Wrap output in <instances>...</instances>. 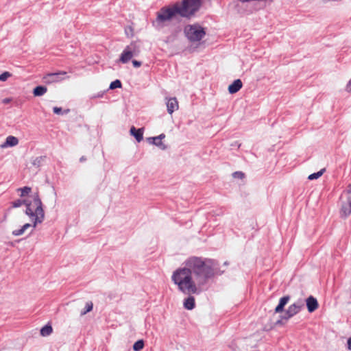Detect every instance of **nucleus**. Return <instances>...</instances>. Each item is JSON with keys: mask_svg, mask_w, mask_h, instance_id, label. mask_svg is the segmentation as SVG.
I'll return each instance as SVG.
<instances>
[{"mask_svg": "<svg viewBox=\"0 0 351 351\" xmlns=\"http://www.w3.org/2000/svg\"><path fill=\"white\" fill-rule=\"evenodd\" d=\"M219 274L214 260L193 256L173 272L171 280L183 293L199 294L208 280Z\"/></svg>", "mask_w": 351, "mask_h": 351, "instance_id": "1", "label": "nucleus"}, {"mask_svg": "<svg viewBox=\"0 0 351 351\" xmlns=\"http://www.w3.org/2000/svg\"><path fill=\"white\" fill-rule=\"evenodd\" d=\"M201 6L200 0H182L171 6L162 7L158 12L153 24L156 28L163 27L166 23L179 15L184 18H191Z\"/></svg>", "mask_w": 351, "mask_h": 351, "instance_id": "2", "label": "nucleus"}, {"mask_svg": "<svg viewBox=\"0 0 351 351\" xmlns=\"http://www.w3.org/2000/svg\"><path fill=\"white\" fill-rule=\"evenodd\" d=\"M25 214L32 219L33 227L45 220V211L38 191H36L25 199Z\"/></svg>", "mask_w": 351, "mask_h": 351, "instance_id": "3", "label": "nucleus"}, {"mask_svg": "<svg viewBox=\"0 0 351 351\" xmlns=\"http://www.w3.org/2000/svg\"><path fill=\"white\" fill-rule=\"evenodd\" d=\"M184 33L187 39L191 43L200 41L206 35L204 29L197 24L185 26Z\"/></svg>", "mask_w": 351, "mask_h": 351, "instance_id": "4", "label": "nucleus"}, {"mask_svg": "<svg viewBox=\"0 0 351 351\" xmlns=\"http://www.w3.org/2000/svg\"><path fill=\"white\" fill-rule=\"evenodd\" d=\"M140 52L139 47L136 43H131L126 46L121 53L119 61L123 64L128 62L133 57L136 56Z\"/></svg>", "mask_w": 351, "mask_h": 351, "instance_id": "5", "label": "nucleus"}, {"mask_svg": "<svg viewBox=\"0 0 351 351\" xmlns=\"http://www.w3.org/2000/svg\"><path fill=\"white\" fill-rule=\"evenodd\" d=\"M304 304L303 300L300 299L297 300L288 307L285 315L282 317V319L288 320L298 314L304 308Z\"/></svg>", "mask_w": 351, "mask_h": 351, "instance_id": "6", "label": "nucleus"}, {"mask_svg": "<svg viewBox=\"0 0 351 351\" xmlns=\"http://www.w3.org/2000/svg\"><path fill=\"white\" fill-rule=\"evenodd\" d=\"M166 105L167 108V112L171 114L173 112L178 110V101L176 97L166 98Z\"/></svg>", "mask_w": 351, "mask_h": 351, "instance_id": "7", "label": "nucleus"}, {"mask_svg": "<svg viewBox=\"0 0 351 351\" xmlns=\"http://www.w3.org/2000/svg\"><path fill=\"white\" fill-rule=\"evenodd\" d=\"M66 73L64 71L62 72H58V73H48L44 79L45 80V82L47 83H53L59 82L61 80L60 78V75H66Z\"/></svg>", "mask_w": 351, "mask_h": 351, "instance_id": "8", "label": "nucleus"}, {"mask_svg": "<svg viewBox=\"0 0 351 351\" xmlns=\"http://www.w3.org/2000/svg\"><path fill=\"white\" fill-rule=\"evenodd\" d=\"M306 306H307L308 312L312 313L317 308L318 302H317L316 298H315L314 297L309 296L306 299Z\"/></svg>", "mask_w": 351, "mask_h": 351, "instance_id": "9", "label": "nucleus"}, {"mask_svg": "<svg viewBox=\"0 0 351 351\" xmlns=\"http://www.w3.org/2000/svg\"><path fill=\"white\" fill-rule=\"evenodd\" d=\"M19 144V139L14 136H8L5 141L1 145V148L14 147Z\"/></svg>", "mask_w": 351, "mask_h": 351, "instance_id": "10", "label": "nucleus"}, {"mask_svg": "<svg viewBox=\"0 0 351 351\" xmlns=\"http://www.w3.org/2000/svg\"><path fill=\"white\" fill-rule=\"evenodd\" d=\"M243 84L241 80L237 79L234 80L229 86L228 91L231 94L237 93L241 88Z\"/></svg>", "mask_w": 351, "mask_h": 351, "instance_id": "11", "label": "nucleus"}, {"mask_svg": "<svg viewBox=\"0 0 351 351\" xmlns=\"http://www.w3.org/2000/svg\"><path fill=\"white\" fill-rule=\"evenodd\" d=\"M130 134L132 135L138 142H141L143 138V128L136 129L132 126L130 130Z\"/></svg>", "mask_w": 351, "mask_h": 351, "instance_id": "12", "label": "nucleus"}, {"mask_svg": "<svg viewBox=\"0 0 351 351\" xmlns=\"http://www.w3.org/2000/svg\"><path fill=\"white\" fill-rule=\"evenodd\" d=\"M290 296L286 295L280 299L278 306L275 308L276 313H280L283 311L285 306L289 302Z\"/></svg>", "mask_w": 351, "mask_h": 351, "instance_id": "13", "label": "nucleus"}, {"mask_svg": "<svg viewBox=\"0 0 351 351\" xmlns=\"http://www.w3.org/2000/svg\"><path fill=\"white\" fill-rule=\"evenodd\" d=\"M191 295L184 300V307L187 310H192L195 306V298Z\"/></svg>", "mask_w": 351, "mask_h": 351, "instance_id": "14", "label": "nucleus"}, {"mask_svg": "<svg viewBox=\"0 0 351 351\" xmlns=\"http://www.w3.org/2000/svg\"><path fill=\"white\" fill-rule=\"evenodd\" d=\"M47 91V88L44 86H38L33 90V94L35 97H40L45 95Z\"/></svg>", "mask_w": 351, "mask_h": 351, "instance_id": "15", "label": "nucleus"}, {"mask_svg": "<svg viewBox=\"0 0 351 351\" xmlns=\"http://www.w3.org/2000/svg\"><path fill=\"white\" fill-rule=\"evenodd\" d=\"M31 226H33V223L32 224H30L28 223H25L20 229L13 230L12 234L16 237L21 236L25 232V230L27 228H30Z\"/></svg>", "mask_w": 351, "mask_h": 351, "instance_id": "16", "label": "nucleus"}, {"mask_svg": "<svg viewBox=\"0 0 351 351\" xmlns=\"http://www.w3.org/2000/svg\"><path fill=\"white\" fill-rule=\"evenodd\" d=\"M147 141H148L149 143L157 146L158 147H159L162 150H165L167 148V145H165L162 143V141H154V140L152 139V137L148 138H147Z\"/></svg>", "mask_w": 351, "mask_h": 351, "instance_id": "17", "label": "nucleus"}, {"mask_svg": "<svg viewBox=\"0 0 351 351\" xmlns=\"http://www.w3.org/2000/svg\"><path fill=\"white\" fill-rule=\"evenodd\" d=\"M53 331L52 327L50 325H45L40 330V335L43 337L49 336Z\"/></svg>", "mask_w": 351, "mask_h": 351, "instance_id": "18", "label": "nucleus"}, {"mask_svg": "<svg viewBox=\"0 0 351 351\" xmlns=\"http://www.w3.org/2000/svg\"><path fill=\"white\" fill-rule=\"evenodd\" d=\"M343 196L346 197L348 205L351 207V183L344 191Z\"/></svg>", "mask_w": 351, "mask_h": 351, "instance_id": "19", "label": "nucleus"}, {"mask_svg": "<svg viewBox=\"0 0 351 351\" xmlns=\"http://www.w3.org/2000/svg\"><path fill=\"white\" fill-rule=\"evenodd\" d=\"M144 347V341L143 340H138L133 345V350L134 351H141Z\"/></svg>", "mask_w": 351, "mask_h": 351, "instance_id": "20", "label": "nucleus"}, {"mask_svg": "<svg viewBox=\"0 0 351 351\" xmlns=\"http://www.w3.org/2000/svg\"><path fill=\"white\" fill-rule=\"evenodd\" d=\"M324 171H325V169H321L320 171H317L316 173H312V174L309 175L308 177V179L310 180L317 179V178H319V177H321L323 175Z\"/></svg>", "mask_w": 351, "mask_h": 351, "instance_id": "21", "label": "nucleus"}, {"mask_svg": "<svg viewBox=\"0 0 351 351\" xmlns=\"http://www.w3.org/2000/svg\"><path fill=\"white\" fill-rule=\"evenodd\" d=\"M18 191H21V197H25L31 193L32 189L29 186H24L23 188L18 189Z\"/></svg>", "mask_w": 351, "mask_h": 351, "instance_id": "22", "label": "nucleus"}, {"mask_svg": "<svg viewBox=\"0 0 351 351\" xmlns=\"http://www.w3.org/2000/svg\"><path fill=\"white\" fill-rule=\"evenodd\" d=\"M93 305L92 302H87L86 304L84 309L81 311L80 315L82 316L86 315L87 313L91 311L93 309Z\"/></svg>", "mask_w": 351, "mask_h": 351, "instance_id": "23", "label": "nucleus"}, {"mask_svg": "<svg viewBox=\"0 0 351 351\" xmlns=\"http://www.w3.org/2000/svg\"><path fill=\"white\" fill-rule=\"evenodd\" d=\"M121 82L119 80H116L112 82L110 84L109 89L113 90L117 88H121Z\"/></svg>", "mask_w": 351, "mask_h": 351, "instance_id": "24", "label": "nucleus"}, {"mask_svg": "<svg viewBox=\"0 0 351 351\" xmlns=\"http://www.w3.org/2000/svg\"><path fill=\"white\" fill-rule=\"evenodd\" d=\"M341 212L345 217H347L351 213V207L350 206L349 207L347 206H342Z\"/></svg>", "mask_w": 351, "mask_h": 351, "instance_id": "25", "label": "nucleus"}, {"mask_svg": "<svg viewBox=\"0 0 351 351\" xmlns=\"http://www.w3.org/2000/svg\"><path fill=\"white\" fill-rule=\"evenodd\" d=\"M23 204L25 205V199H17L12 202V207L19 208Z\"/></svg>", "mask_w": 351, "mask_h": 351, "instance_id": "26", "label": "nucleus"}, {"mask_svg": "<svg viewBox=\"0 0 351 351\" xmlns=\"http://www.w3.org/2000/svg\"><path fill=\"white\" fill-rule=\"evenodd\" d=\"M125 33L128 37H132L133 36V28L131 26H127L125 28Z\"/></svg>", "mask_w": 351, "mask_h": 351, "instance_id": "27", "label": "nucleus"}, {"mask_svg": "<svg viewBox=\"0 0 351 351\" xmlns=\"http://www.w3.org/2000/svg\"><path fill=\"white\" fill-rule=\"evenodd\" d=\"M9 76H10V73H8V72L3 73L2 74L0 75V81H1V82L5 81Z\"/></svg>", "mask_w": 351, "mask_h": 351, "instance_id": "28", "label": "nucleus"}, {"mask_svg": "<svg viewBox=\"0 0 351 351\" xmlns=\"http://www.w3.org/2000/svg\"><path fill=\"white\" fill-rule=\"evenodd\" d=\"M53 111L56 114H63L62 109V108H60V107H56V106L53 107Z\"/></svg>", "mask_w": 351, "mask_h": 351, "instance_id": "29", "label": "nucleus"}, {"mask_svg": "<svg viewBox=\"0 0 351 351\" xmlns=\"http://www.w3.org/2000/svg\"><path fill=\"white\" fill-rule=\"evenodd\" d=\"M165 138V134H160L158 136L152 137V139L154 141H161Z\"/></svg>", "mask_w": 351, "mask_h": 351, "instance_id": "30", "label": "nucleus"}, {"mask_svg": "<svg viewBox=\"0 0 351 351\" xmlns=\"http://www.w3.org/2000/svg\"><path fill=\"white\" fill-rule=\"evenodd\" d=\"M234 178L242 179L244 177V173L241 171H236L233 173Z\"/></svg>", "mask_w": 351, "mask_h": 351, "instance_id": "31", "label": "nucleus"}, {"mask_svg": "<svg viewBox=\"0 0 351 351\" xmlns=\"http://www.w3.org/2000/svg\"><path fill=\"white\" fill-rule=\"evenodd\" d=\"M41 159L42 158L40 157H38L36 159H34L33 162H32L33 165L38 167L39 164H40V162L41 161Z\"/></svg>", "mask_w": 351, "mask_h": 351, "instance_id": "32", "label": "nucleus"}, {"mask_svg": "<svg viewBox=\"0 0 351 351\" xmlns=\"http://www.w3.org/2000/svg\"><path fill=\"white\" fill-rule=\"evenodd\" d=\"M132 64L134 67L138 68L141 66V62L138 60H132Z\"/></svg>", "mask_w": 351, "mask_h": 351, "instance_id": "33", "label": "nucleus"}, {"mask_svg": "<svg viewBox=\"0 0 351 351\" xmlns=\"http://www.w3.org/2000/svg\"><path fill=\"white\" fill-rule=\"evenodd\" d=\"M104 92H100V93H98L96 95H94L93 96V98H99V97H102L104 96Z\"/></svg>", "mask_w": 351, "mask_h": 351, "instance_id": "34", "label": "nucleus"}, {"mask_svg": "<svg viewBox=\"0 0 351 351\" xmlns=\"http://www.w3.org/2000/svg\"><path fill=\"white\" fill-rule=\"evenodd\" d=\"M347 348L349 350H351V337L348 338L347 341Z\"/></svg>", "mask_w": 351, "mask_h": 351, "instance_id": "35", "label": "nucleus"}, {"mask_svg": "<svg viewBox=\"0 0 351 351\" xmlns=\"http://www.w3.org/2000/svg\"><path fill=\"white\" fill-rule=\"evenodd\" d=\"M346 90L348 91H351V80L349 81V82L347 84Z\"/></svg>", "mask_w": 351, "mask_h": 351, "instance_id": "36", "label": "nucleus"}, {"mask_svg": "<svg viewBox=\"0 0 351 351\" xmlns=\"http://www.w3.org/2000/svg\"><path fill=\"white\" fill-rule=\"evenodd\" d=\"M10 101V99H8V98L4 99H3V102L4 104H8V103H9Z\"/></svg>", "mask_w": 351, "mask_h": 351, "instance_id": "37", "label": "nucleus"}, {"mask_svg": "<svg viewBox=\"0 0 351 351\" xmlns=\"http://www.w3.org/2000/svg\"><path fill=\"white\" fill-rule=\"evenodd\" d=\"M86 160V157L85 156H82L80 158V161L82 162H84Z\"/></svg>", "mask_w": 351, "mask_h": 351, "instance_id": "38", "label": "nucleus"}, {"mask_svg": "<svg viewBox=\"0 0 351 351\" xmlns=\"http://www.w3.org/2000/svg\"><path fill=\"white\" fill-rule=\"evenodd\" d=\"M69 110H66V111H64V113L66 114L69 112Z\"/></svg>", "mask_w": 351, "mask_h": 351, "instance_id": "39", "label": "nucleus"}]
</instances>
